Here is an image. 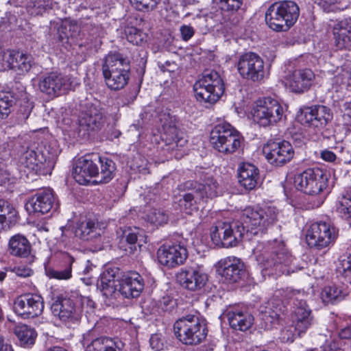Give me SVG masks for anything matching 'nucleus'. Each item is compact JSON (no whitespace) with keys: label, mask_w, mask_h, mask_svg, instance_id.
I'll return each instance as SVG.
<instances>
[{"label":"nucleus","mask_w":351,"mask_h":351,"mask_svg":"<svg viewBox=\"0 0 351 351\" xmlns=\"http://www.w3.org/2000/svg\"><path fill=\"white\" fill-rule=\"evenodd\" d=\"M278 210L274 206L264 208L246 207L241 214V225L219 221L213 227L210 237L213 242L219 246H236L246 230L247 236L265 234L278 220Z\"/></svg>","instance_id":"nucleus-1"},{"label":"nucleus","mask_w":351,"mask_h":351,"mask_svg":"<svg viewBox=\"0 0 351 351\" xmlns=\"http://www.w3.org/2000/svg\"><path fill=\"white\" fill-rule=\"evenodd\" d=\"M253 253L263 269L269 271L268 274L280 275L294 271V269L289 267L294 258L282 241H275L267 245L258 243L253 249Z\"/></svg>","instance_id":"nucleus-2"},{"label":"nucleus","mask_w":351,"mask_h":351,"mask_svg":"<svg viewBox=\"0 0 351 351\" xmlns=\"http://www.w3.org/2000/svg\"><path fill=\"white\" fill-rule=\"evenodd\" d=\"M102 74L108 88L112 90L123 89L130 80L129 60L119 53H110L102 64Z\"/></svg>","instance_id":"nucleus-3"},{"label":"nucleus","mask_w":351,"mask_h":351,"mask_svg":"<svg viewBox=\"0 0 351 351\" xmlns=\"http://www.w3.org/2000/svg\"><path fill=\"white\" fill-rule=\"evenodd\" d=\"M300 8L293 1L275 2L265 13V21L276 32H286L297 21Z\"/></svg>","instance_id":"nucleus-4"},{"label":"nucleus","mask_w":351,"mask_h":351,"mask_svg":"<svg viewBox=\"0 0 351 351\" xmlns=\"http://www.w3.org/2000/svg\"><path fill=\"white\" fill-rule=\"evenodd\" d=\"M173 330L176 337L185 345H197L207 336L205 324L194 315H187L178 319L173 324Z\"/></svg>","instance_id":"nucleus-5"},{"label":"nucleus","mask_w":351,"mask_h":351,"mask_svg":"<svg viewBox=\"0 0 351 351\" xmlns=\"http://www.w3.org/2000/svg\"><path fill=\"white\" fill-rule=\"evenodd\" d=\"M243 141L240 132L228 123L217 124L210 132V141L213 148L223 154L236 152Z\"/></svg>","instance_id":"nucleus-6"},{"label":"nucleus","mask_w":351,"mask_h":351,"mask_svg":"<svg viewBox=\"0 0 351 351\" xmlns=\"http://www.w3.org/2000/svg\"><path fill=\"white\" fill-rule=\"evenodd\" d=\"M224 83L215 71H205L193 85L196 99L199 101L215 103L224 93Z\"/></svg>","instance_id":"nucleus-7"},{"label":"nucleus","mask_w":351,"mask_h":351,"mask_svg":"<svg viewBox=\"0 0 351 351\" xmlns=\"http://www.w3.org/2000/svg\"><path fill=\"white\" fill-rule=\"evenodd\" d=\"M252 116L254 121L261 127L276 125L284 117V110L280 104L270 97L260 98L255 102Z\"/></svg>","instance_id":"nucleus-8"},{"label":"nucleus","mask_w":351,"mask_h":351,"mask_svg":"<svg viewBox=\"0 0 351 351\" xmlns=\"http://www.w3.org/2000/svg\"><path fill=\"white\" fill-rule=\"evenodd\" d=\"M328 178L326 171L319 168H309L295 176L294 184L298 190L315 195L327 187Z\"/></svg>","instance_id":"nucleus-9"},{"label":"nucleus","mask_w":351,"mask_h":351,"mask_svg":"<svg viewBox=\"0 0 351 351\" xmlns=\"http://www.w3.org/2000/svg\"><path fill=\"white\" fill-rule=\"evenodd\" d=\"M307 294L300 290H293L288 293L292 302V319L295 330L300 335L305 332L313 323L312 311L306 302Z\"/></svg>","instance_id":"nucleus-10"},{"label":"nucleus","mask_w":351,"mask_h":351,"mask_svg":"<svg viewBox=\"0 0 351 351\" xmlns=\"http://www.w3.org/2000/svg\"><path fill=\"white\" fill-rule=\"evenodd\" d=\"M158 131L160 137L172 149L184 147L187 142L186 135L176 125V119L169 112H162L158 115Z\"/></svg>","instance_id":"nucleus-11"},{"label":"nucleus","mask_w":351,"mask_h":351,"mask_svg":"<svg viewBox=\"0 0 351 351\" xmlns=\"http://www.w3.org/2000/svg\"><path fill=\"white\" fill-rule=\"evenodd\" d=\"M297 117L302 124L322 131L324 129L328 130L333 116L328 107L315 105L301 108Z\"/></svg>","instance_id":"nucleus-12"},{"label":"nucleus","mask_w":351,"mask_h":351,"mask_svg":"<svg viewBox=\"0 0 351 351\" xmlns=\"http://www.w3.org/2000/svg\"><path fill=\"white\" fill-rule=\"evenodd\" d=\"M237 66L239 73L243 79L254 82L263 81L267 75L263 60L253 52L241 56Z\"/></svg>","instance_id":"nucleus-13"},{"label":"nucleus","mask_w":351,"mask_h":351,"mask_svg":"<svg viewBox=\"0 0 351 351\" xmlns=\"http://www.w3.org/2000/svg\"><path fill=\"white\" fill-rule=\"evenodd\" d=\"M337 237L336 228L328 222L317 221L311 225L306 234L310 247L323 249L333 243Z\"/></svg>","instance_id":"nucleus-14"},{"label":"nucleus","mask_w":351,"mask_h":351,"mask_svg":"<svg viewBox=\"0 0 351 351\" xmlns=\"http://www.w3.org/2000/svg\"><path fill=\"white\" fill-rule=\"evenodd\" d=\"M49 147H38L36 150L27 149L20 157L21 166L31 171H38L46 167H51L56 160V152H51Z\"/></svg>","instance_id":"nucleus-15"},{"label":"nucleus","mask_w":351,"mask_h":351,"mask_svg":"<svg viewBox=\"0 0 351 351\" xmlns=\"http://www.w3.org/2000/svg\"><path fill=\"white\" fill-rule=\"evenodd\" d=\"M51 310L54 317L71 327L77 324L82 315L81 304L68 298H58L51 304Z\"/></svg>","instance_id":"nucleus-16"},{"label":"nucleus","mask_w":351,"mask_h":351,"mask_svg":"<svg viewBox=\"0 0 351 351\" xmlns=\"http://www.w3.org/2000/svg\"><path fill=\"white\" fill-rule=\"evenodd\" d=\"M44 309V301L40 295L25 293L14 301V313L23 319H32L40 316Z\"/></svg>","instance_id":"nucleus-17"},{"label":"nucleus","mask_w":351,"mask_h":351,"mask_svg":"<svg viewBox=\"0 0 351 351\" xmlns=\"http://www.w3.org/2000/svg\"><path fill=\"white\" fill-rule=\"evenodd\" d=\"M263 152L269 163L282 167L289 162L294 156V149L287 141H269L263 146Z\"/></svg>","instance_id":"nucleus-18"},{"label":"nucleus","mask_w":351,"mask_h":351,"mask_svg":"<svg viewBox=\"0 0 351 351\" xmlns=\"http://www.w3.org/2000/svg\"><path fill=\"white\" fill-rule=\"evenodd\" d=\"M38 86L43 93L57 97L71 88V78L57 72H51L40 77Z\"/></svg>","instance_id":"nucleus-19"},{"label":"nucleus","mask_w":351,"mask_h":351,"mask_svg":"<svg viewBox=\"0 0 351 351\" xmlns=\"http://www.w3.org/2000/svg\"><path fill=\"white\" fill-rule=\"evenodd\" d=\"M58 208V204L56 202L53 192L50 189L37 192L25 204V209L30 214L44 215L51 210H56Z\"/></svg>","instance_id":"nucleus-20"},{"label":"nucleus","mask_w":351,"mask_h":351,"mask_svg":"<svg viewBox=\"0 0 351 351\" xmlns=\"http://www.w3.org/2000/svg\"><path fill=\"white\" fill-rule=\"evenodd\" d=\"M157 257L161 265L175 267L184 263L188 257V252L180 243L164 244L158 250Z\"/></svg>","instance_id":"nucleus-21"},{"label":"nucleus","mask_w":351,"mask_h":351,"mask_svg":"<svg viewBox=\"0 0 351 351\" xmlns=\"http://www.w3.org/2000/svg\"><path fill=\"white\" fill-rule=\"evenodd\" d=\"M176 278L182 287L193 291L202 289L208 281V276L200 266L182 269Z\"/></svg>","instance_id":"nucleus-22"},{"label":"nucleus","mask_w":351,"mask_h":351,"mask_svg":"<svg viewBox=\"0 0 351 351\" xmlns=\"http://www.w3.org/2000/svg\"><path fill=\"white\" fill-rule=\"evenodd\" d=\"M0 62L4 69H12L23 74L32 68L33 58L30 55L20 51L7 50L5 53L0 54Z\"/></svg>","instance_id":"nucleus-23"},{"label":"nucleus","mask_w":351,"mask_h":351,"mask_svg":"<svg viewBox=\"0 0 351 351\" xmlns=\"http://www.w3.org/2000/svg\"><path fill=\"white\" fill-rule=\"evenodd\" d=\"M97 163L96 156H86L80 158L73 169L75 180L80 184L86 185L91 178H97Z\"/></svg>","instance_id":"nucleus-24"},{"label":"nucleus","mask_w":351,"mask_h":351,"mask_svg":"<svg viewBox=\"0 0 351 351\" xmlns=\"http://www.w3.org/2000/svg\"><path fill=\"white\" fill-rule=\"evenodd\" d=\"M222 268L221 276L228 283L240 280L245 275V269L242 261L235 256H228L219 261Z\"/></svg>","instance_id":"nucleus-25"},{"label":"nucleus","mask_w":351,"mask_h":351,"mask_svg":"<svg viewBox=\"0 0 351 351\" xmlns=\"http://www.w3.org/2000/svg\"><path fill=\"white\" fill-rule=\"evenodd\" d=\"M119 234V247L126 254H133L137 250V247H141V242L145 243L144 236L140 230L136 227H125L121 228Z\"/></svg>","instance_id":"nucleus-26"},{"label":"nucleus","mask_w":351,"mask_h":351,"mask_svg":"<svg viewBox=\"0 0 351 351\" xmlns=\"http://www.w3.org/2000/svg\"><path fill=\"white\" fill-rule=\"evenodd\" d=\"M120 283L112 270H106L101 274L97 286L109 302L113 303L121 295Z\"/></svg>","instance_id":"nucleus-27"},{"label":"nucleus","mask_w":351,"mask_h":351,"mask_svg":"<svg viewBox=\"0 0 351 351\" xmlns=\"http://www.w3.org/2000/svg\"><path fill=\"white\" fill-rule=\"evenodd\" d=\"M119 287L123 298H138L144 289L145 281L138 273L131 272L122 278Z\"/></svg>","instance_id":"nucleus-28"},{"label":"nucleus","mask_w":351,"mask_h":351,"mask_svg":"<svg viewBox=\"0 0 351 351\" xmlns=\"http://www.w3.org/2000/svg\"><path fill=\"white\" fill-rule=\"evenodd\" d=\"M226 315L230 326L234 330L245 331L253 324V316L245 309L239 306H232L228 308Z\"/></svg>","instance_id":"nucleus-29"},{"label":"nucleus","mask_w":351,"mask_h":351,"mask_svg":"<svg viewBox=\"0 0 351 351\" xmlns=\"http://www.w3.org/2000/svg\"><path fill=\"white\" fill-rule=\"evenodd\" d=\"M238 180L241 186L246 190H252L258 184L259 170L251 163L243 162L238 169Z\"/></svg>","instance_id":"nucleus-30"},{"label":"nucleus","mask_w":351,"mask_h":351,"mask_svg":"<svg viewBox=\"0 0 351 351\" xmlns=\"http://www.w3.org/2000/svg\"><path fill=\"white\" fill-rule=\"evenodd\" d=\"M315 79L313 72L308 69L295 70L288 81L293 91L302 93L307 90Z\"/></svg>","instance_id":"nucleus-31"},{"label":"nucleus","mask_w":351,"mask_h":351,"mask_svg":"<svg viewBox=\"0 0 351 351\" xmlns=\"http://www.w3.org/2000/svg\"><path fill=\"white\" fill-rule=\"evenodd\" d=\"M8 253L15 257L27 258L32 252V245L29 240L21 234L12 236L8 244Z\"/></svg>","instance_id":"nucleus-32"},{"label":"nucleus","mask_w":351,"mask_h":351,"mask_svg":"<svg viewBox=\"0 0 351 351\" xmlns=\"http://www.w3.org/2000/svg\"><path fill=\"white\" fill-rule=\"evenodd\" d=\"M336 46L339 49L351 47V19L337 22L333 29Z\"/></svg>","instance_id":"nucleus-33"},{"label":"nucleus","mask_w":351,"mask_h":351,"mask_svg":"<svg viewBox=\"0 0 351 351\" xmlns=\"http://www.w3.org/2000/svg\"><path fill=\"white\" fill-rule=\"evenodd\" d=\"M80 126L86 127L87 130H100L106 123L105 116L96 108H90L82 113L79 119Z\"/></svg>","instance_id":"nucleus-34"},{"label":"nucleus","mask_w":351,"mask_h":351,"mask_svg":"<svg viewBox=\"0 0 351 351\" xmlns=\"http://www.w3.org/2000/svg\"><path fill=\"white\" fill-rule=\"evenodd\" d=\"M190 185H193V192L197 193L202 197V203H206L208 199L216 197L219 195V184L213 178H207L202 183L192 182Z\"/></svg>","instance_id":"nucleus-35"},{"label":"nucleus","mask_w":351,"mask_h":351,"mask_svg":"<svg viewBox=\"0 0 351 351\" xmlns=\"http://www.w3.org/2000/svg\"><path fill=\"white\" fill-rule=\"evenodd\" d=\"M97 164V178L93 180L95 183H108L114 177L116 170L114 162L105 157L96 156Z\"/></svg>","instance_id":"nucleus-36"},{"label":"nucleus","mask_w":351,"mask_h":351,"mask_svg":"<svg viewBox=\"0 0 351 351\" xmlns=\"http://www.w3.org/2000/svg\"><path fill=\"white\" fill-rule=\"evenodd\" d=\"M191 182H186L185 187L189 191L181 195V198L179 199L180 209L189 215H191L193 211L197 210V205L202 203V197L197 193L193 192V185H190Z\"/></svg>","instance_id":"nucleus-37"},{"label":"nucleus","mask_w":351,"mask_h":351,"mask_svg":"<svg viewBox=\"0 0 351 351\" xmlns=\"http://www.w3.org/2000/svg\"><path fill=\"white\" fill-rule=\"evenodd\" d=\"M125 344L119 339L99 337L94 339L85 351H122Z\"/></svg>","instance_id":"nucleus-38"},{"label":"nucleus","mask_w":351,"mask_h":351,"mask_svg":"<svg viewBox=\"0 0 351 351\" xmlns=\"http://www.w3.org/2000/svg\"><path fill=\"white\" fill-rule=\"evenodd\" d=\"M75 233L81 239L88 241L100 236L101 230L95 220L86 219L77 224Z\"/></svg>","instance_id":"nucleus-39"},{"label":"nucleus","mask_w":351,"mask_h":351,"mask_svg":"<svg viewBox=\"0 0 351 351\" xmlns=\"http://www.w3.org/2000/svg\"><path fill=\"white\" fill-rule=\"evenodd\" d=\"M13 332L17 337L21 346L29 348L35 343L37 332L34 328L21 324L14 327Z\"/></svg>","instance_id":"nucleus-40"},{"label":"nucleus","mask_w":351,"mask_h":351,"mask_svg":"<svg viewBox=\"0 0 351 351\" xmlns=\"http://www.w3.org/2000/svg\"><path fill=\"white\" fill-rule=\"evenodd\" d=\"M347 295V291L343 285H332L323 289L321 297L324 303L335 304L343 300Z\"/></svg>","instance_id":"nucleus-41"},{"label":"nucleus","mask_w":351,"mask_h":351,"mask_svg":"<svg viewBox=\"0 0 351 351\" xmlns=\"http://www.w3.org/2000/svg\"><path fill=\"white\" fill-rule=\"evenodd\" d=\"M0 225L8 229L17 222V212L8 202L0 199Z\"/></svg>","instance_id":"nucleus-42"},{"label":"nucleus","mask_w":351,"mask_h":351,"mask_svg":"<svg viewBox=\"0 0 351 351\" xmlns=\"http://www.w3.org/2000/svg\"><path fill=\"white\" fill-rule=\"evenodd\" d=\"M64 267L59 269L49 268L46 270L47 276L50 278H56L58 280H68L72 276V265L74 262V258L69 254L63 255Z\"/></svg>","instance_id":"nucleus-43"},{"label":"nucleus","mask_w":351,"mask_h":351,"mask_svg":"<svg viewBox=\"0 0 351 351\" xmlns=\"http://www.w3.org/2000/svg\"><path fill=\"white\" fill-rule=\"evenodd\" d=\"M15 98L10 92L0 91V119H5L13 110Z\"/></svg>","instance_id":"nucleus-44"},{"label":"nucleus","mask_w":351,"mask_h":351,"mask_svg":"<svg viewBox=\"0 0 351 351\" xmlns=\"http://www.w3.org/2000/svg\"><path fill=\"white\" fill-rule=\"evenodd\" d=\"M146 220L154 226H163L169 219V213L163 208H151L145 217Z\"/></svg>","instance_id":"nucleus-45"},{"label":"nucleus","mask_w":351,"mask_h":351,"mask_svg":"<svg viewBox=\"0 0 351 351\" xmlns=\"http://www.w3.org/2000/svg\"><path fill=\"white\" fill-rule=\"evenodd\" d=\"M337 209L342 218L351 219V187L343 193Z\"/></svg>","instance_id":"nucleus-46"},{"label":"nucleus","mask_w":351,"mask_h":351,"mask_svg":"<svg viewBox=\"0 0 351 351\" xmlns=\"http://www.w3.org/2000/svg\"><path fill=\"white\" fill-rule=\"evenodd\" d=\"M53 0H29L26 9L33 16L42 15L47 9H51Z\"/></svg>","instance_id":"nucleus-47"},{"label":"nucleus","mask_w":351,"mask_h":351,"mask_svg":"<svg viewBox=\"0 0 351 351\" xmlns=\"http://www.w3.org/2000/svg\"><path fill=\"white\" fill-rule=\"evenodd\" d=\"M222 14L232 15L241 9L243 0H216Z\"/></svg>","instance_id":"nucleus-48"},{"label":"nucleus","mask_w":351,"mask_h":351,"mask_svg":"<svg viewBox=\"0 0 351 351\" xmlns=\"http://www.w3.org/2000/svg\"><path fill=\"white\" fill-rule=\"evenodd\" d=\"M285 307L280 300L272 301L266 308L265 315L271 318V322H274L282 318Z\"/></svg>","instance_id":"nucleus-49"},{"label":"nucleus","mask_w":351,"mask_h":351,"mask_svg":"<svg viewBox=\"0 0 351 351\" xmlns=\"http://www.w3.org/2000/svg\"><path fill=\"white\" fill-rule=\"evenodd\" d=\"M124 32L128 41L135 45H141L145 37L142 31L134 27H126Z\"/></svg>","instance_id":"nucleus-50"},{"label":"nucleus","mask_w":351,"mask_h":351,"mask_svg":"<svg viewBox=\"0 0 351 351\" xmlns=\"http://www.w3.org/2000/svg\"><path fill=\"white\" fill-rule=\"evenodd\" d=\"M339 262L338 267L339 271L343 273L345 278L351 284V249L341 258Z\"/></svg>","instance_id":"nucleus-51"},{"label":"nucleus","mask_w":351,"mask_h":351,"mask_svg":"<svg viewBox=\"0 0 351 351\" xmlns=\"http://www.w3.org/2000/svg\"><path fill=\"white\" fill-rule=\"evenodd\" d=\"M131 3L138 10H152L160 0H130Z\"/></svg>","instance_id":"nucleus-52"},{"label":"nucleus","mask_w":351,"mask_h":351,"mask_svg":"<svg viewBox=\"0 0 351 351\" xmlns=\"http://www.w3.org/2000/svg\"><path fill=\"white\" fill-rule=\"evenodd\" d=\"M12 271L18 276L27 278L32 275V269L26 265H19L14 267Z\"/></svg>","instance_id":"nucleus-53"},{"label":"nucleus","mask_w":351,"mask_h":351,"mask_svg":"<svg viewBox=\"0 0 351 351\" xmlns=\"http://www.w3.org/2000/svg\"><path fill=\"white\" fill-rule=\"evenodd\" d=\"M152 348L155 351H160L163 348V341L158 335H152L149 339Z\"/></svg>","instance_id":"nucleus-54"},{"label":"nucleus","mask_w":351,"mask_h":351,"mask_svg":"<svg viewBox=\"0 0 351 351\" xmlns=\"http://www.w3.org/2000/svg\"><path fill=\"white\" fill-rule=\"evenodd\" d=\"M180 30L182 38L184 41H187L189 39H191L195 33L193 27H191L190 25H182L180 27Z\"/></svg>","instance_id":"nucleus-55"},{"label":"nucleus","mask_w":351,"mask_h":351,"mask_svg":"<svg viewBox=\"0 0 351 351\" xmlns=\"http://www.w3.org/2000/svg\"><path fill=\"white\" fill-rule=\"evenodd\" d=\"M89 35L92 37L91 40L93 39L95 40V43H100L99 40H97V38H99L103 34L102 28L99 25H90L89 29Z\"/></svg>","instance_id":"nucleus-56"},{"label":"nucleus","mask_w":351,"mask_h":351,"mask_svg":"<svg viewBox=\"0 0 351 351\" xmlns=\"http://www.w3.org/2000/svg\"><path fill=\"white\" fill-rule=\"evenodd\" d=\"M315 3L322 8L324 10L328 11L330 6L337 3L339 0H312Z\"/></svg>","instance_id":"nucleus-57"},{"label":"nucleus","mask_w":351,"mask_h":351,"mask_svg":"<svg viewBox=\"0 0 351 351\" xmlns=\"http://www.w3.org/2000/svg\"><path fill=\"white\" fill-rule=\"evenodd\" d=\"M58 38L60 42H66L69 39V34L67 28L65 25H61L58 29Z\"/></svg>","instance_id":"nucleus-58"},{"label":"nucleus","mask_w":351,"mask_h":351,"mask_svg":"<svg viewBox=\"0 0 351 351\" xmlns=\"http://www.w3.org/2000/svg\"><path fill=\"white\" fill-rule=\"evenodd\" d=\"M320 157L324 160L330 162H334L337 158L336 154L328 149L322 151L320 153Z\"/></svg>","instance_id":"nucleus-59"},{"label":"nucleus","mask_w":351,"mask_h":351,"mask_svg":"<svg viewBox=\"0 0 351 351\" xmlns=\"http://www.w3.org/2000/svg\"><path fill=\"white\" fill-rule=\"evenodd\" d=\"M341 110L343 112V118L347 120V123H351V102H345L342 106Z\"/></svg>","instance_id":"nucleus-60"},{"label":"nucleus","mask_w":351,"mask_h":351,"mask_svg":"<svg viewBox=\"0 0 351 351\" xmlns=\"http://www.w3.org/2000/svg\"><path fill=\"white\" fill-rule=\"evenodd\" d=\"M0 351H14L9 340L0 335Z\"/></svg>","instance_id":"nucleus-61"},{"label":"nucleus","mask_w":351,"mask_h":351,"mask_svg":"<svg viewBox=\"0 0 351 351\" xmlns=\"http://www.w3.org/2000/svg\"><path fill=\"white\" fill-rule=\"evenodd\" d=\"M175 304V301L170 297H164L160 301V305L165 311L173 308Z\"/></svg>","instance_id":"nucleus-62"},{"label":"nucleus","mask_w":351,"mask_h":351,"mask_svg":"<svg viewBox=\"0 0 351 351\" xmlns=\"http://www.w3.org/2000/svg\"><path fill=\"white\" fill-rule=\"evenodd\" d=\"M341 339H350L351 337V328L349 326L342 328L339 332Z\"/></svg>","instance_id":"nucleus-63"},{"label":"nucleus","mask_w":351,"mask_h":351,"mask_svg":"<svg viewBox=\"0 0 351 351\" xmlns=\"http://www.w3.org/2000/svg\"><path fill=\"white\" fill-rule=\"evenodd\" d=\"M94 265L90 262V261H87L86 266L83 270V273L84 274H88L90 271L93 270Z\"/></svg>","instance_id":"nucleus-64"}]
</instances>
